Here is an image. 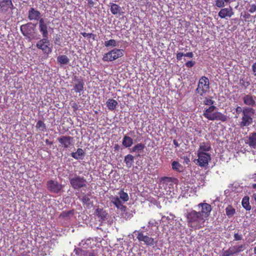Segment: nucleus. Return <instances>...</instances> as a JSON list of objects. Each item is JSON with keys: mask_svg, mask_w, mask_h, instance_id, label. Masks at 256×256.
I'll return each mask as SVG.
<instances>
[{"mask_svg": "<svg viewBox=\"0 0 256 256\" xmlns=\"http://www.w3.org/2000/svg\"><path fill=\"white\" fill-rule=\"evenodd\" d=\"M246 248L245 244H238L230 246L228 250H222L221 256H235L244 251Z\"/></svg>", "mask_w": 256, "mask_h": 256, "instance_id": "obj_6", "label": "nucleus"}, {"mask_svg": "<svg viewBox=\"0 0 256 256\" xmlns=\"http://www.w3.org/2000/svg\"><path fill=\"white\" fill-rule=\"evenodd\" d=\"M72 106L74 110V112H76L78 109V105L76 102H74L72 104Z\"/></svg>", "mask_w": 256, "mask_h": 256, "instance_id": "obj_51", "label": "nucleus"}, {"mask_svg": "<svg viewBox=\"0 0 256 256\" xmlns=\"http://www.w3.org/2000/svg\"><path fill=\"white\" fill-rule=\"evenodd\" d=\"M122 145L126 148H129L133 144V140L130 136H124L122 142Z\"/></svg>", "mask_w": 256, "mask_h": 256, "instance_id": "obj_30", "label": "nucleus"}, {"mask_svg": "<svg viewBox=\"0 0 256 256\" xmlns=\"http://www.w3.org/2000/svg\"><path fill=\"white\" fill-rule=\"evenodd\" d=\"M108 108L110 110H114L118 105V102L112 98H109L106 102Z\"/></svg>", "mask_w": 256, "mask_h": 256, "instance_id": "obj_28", "label": "nucleus"}, {"mask_svg": "<svg viewBox=\"0 0 256 256\" xmlns=\"http://www.w3.org/2000/svg\"><path fill=\"white\" fill-rule=\"evenodd\" d=\"M211 149V145L209 142H202L200 143L197 152H208Z\"/></svg>", "mask_w": 256, "mask_h": 256, "instance_id": "obj_24", "label": "nucleus"}, {"mask_svg": "<svg viewBox=\"0 0 256 256\" xmlns=\"http://www.w3.org/2000/svg\"><path fill=\"white\" fill-rule=\"evenodd\" d=\"M111 202L116 206V207L120 209L122 212H126L127 209L126 206L122 204L120 198L118 196L113 197Z\"/></svg>", "mask_w": 256, "mask_h": 256, "instance_id": "obj_21", "label": "nucleus"}, {"mask_svg": "<svg viewBox=\"0 0 256 256\" xmlns=\"http://www.w3.org/2000/svg\"><path fill=\"white\" fill-rule=\"evenodd\" d=\"M218 108L214 106H210L205 108L203 116L210 120H220L226 122L228 119V116L218 110Z\"/></svg>", "mask_w": 256, "mask_h": 256, "instance_id": "obj_2", "label": "nucleus"}, {"mask_svg": "<svg viewBox=\"0 0 256 256\" xmlns=\"http://www.w3.org/2000/svg\"><path fill=\"white\" fill-rule=\"evenodd\" d=\"M184 216L186 218L187 224L188 227L197 230L204 226L206 220L201 213L192 210L187 212L184 214Z\"/></svg>", "mask_w": 256, "mask_h": 256, "instance_id": "obj_1", "label": "nucleus"}, {"mask_svg": "<svg viewBox=\"0 0 256 256\" xmlns=\"http://www.w3.org/2000/svg\"><path fill=\"white\" fill-rule=\"evenodd\" d=\"M45 142L46 144L48 145H52L53 144V142L52 141L49 140L48 139H46Z\"/></svg>", "mask_w": 256, "mask_h": 256, "instance_id": "obj_56", "label": "nucleus"}, {"mask_svg": "<svg viewBox=\"0 0 256 256\" xmlns=\"http://www.w3.org/2000/svg\"><path fill=\"white\" fill-rule=\"evenodd\" d=\"M124 55V50L122 49L114 48L105 54L102 58L104 62L114 61Z\"/></svg>", "mask_w": 256, "mask_h": 256, "instance_id": "obj_5", "label": "nucleus"}, {"mask_svg": "<svg viewBox=\"0 0 256 256\" xmlns=\"http://www.w3.org/2000/svg\"><path fill=\"white\" fill-rule=\"evenodd\" d=\"M214 102L210 98H206L204 100V104L206 106H214Z\"/></svg>", "mask_w": 256, "mask_h": 256, "instance_id": "obj_43", "label": "nucleus"}, {"mask_svg": "<svg viewBox=\"0 0 256 256\" xmlns=\"http://www.w3.org/2000/svg\"><path fill=\"white\" fill-rule=\"evenodd\" d=\"M70 186L74 190H79L86 186V180L84 176L74 174V177H70Z\"/></svg>", "mask_w": 256, "mask_h": 256, "instance_id": "obj_7", "label": "nucleus"}, {"mask_svg": "<svg viewBox=\"0 0 256 256\" xmlns=\"http://www.w3.org/2000/svg\"><path fill=\"white\" fill-rule=\"evenodd\" d=\"M256 98L255 96L250 94H246L242 98L244 104L252 108L256 106Z\"/></svg>", "mask_w": 256, "mask_h": 256, "instance_id": "obj_17", "label": "nucleus"}, {"mask_svg": "<svg viewBox=\"0 0 256 256\" xmlns=\"http://www.w3.org/2000/svg\"><path fill=\"white\" fill-rule=\"evenodd\" d=\"M36 128H38L42 132L46 131V124L42 120H39L37 122Z\"/></svg>", "mask_w": 256, "mask_h": 256, "instance_id": "obj_38", "label": "nucleus"}, {"mask_svg": "<svg viewBox=\"0 0 256 256\" xmlns=\"http://www.w3.org/2000/svg\"><path fill=\"white\" fill-rule=\"evenodd\" d=\"M14 6L12 0H2L0 1V13L8 15L14 9Z\"/></svg>", "mask_w": 256, "mask_h": 256, "instance_id": "obj_10", "label": "nucleus"}, {"mask_svg": "<svg viewBox=\"0 0 256 256\" xmlns=\"http://www.w3.org/2000/svg\"><path fill=\"white\" fill-rule=\"evenodd\" d=\"M118 195L120 196V198L124 202H128L129 200V196L128 194L124 192V189H121L118 192Z\"/></svg>", "mask_w": 256, "mask_h": 256, "instance_id": "obj_34", "label": "nucleus"}, {"mask_svg": "<svg viewBox=\"0 0 256 256\" xmlns=\"http://www.w3.org/2000/svg\"><path fill=\"white\" fill-rule=\"evenodd\" d=\"M134 131L131 130V131L130 132L129 134L130 135L132 136V134H134Z\"/></svg>", "mask_w": 256, "mask_h": 256, "instance_id": "obj_60", "label": "nucleus"}, {"mask_svg": "<svg viewBox=\"0 0 256 256\" xmlns=\"http://www.w3.org/2000/svg\"><path fill=\"white\" fill-rule=\"evenodd\" d=\"M82 202L86 206H89L92 204L88 195H84L82 198Z\"/></svg>", "mask_w": 256, "mask_h": 256, "instance_id": "obj_39", "label": "nucleus"}, {"mask_svg": "<svg viewBox=\"0 0 256 256\" xmlns=\"http://www.w3.org/2000/svg\"><path fill=\"white\" fill-rule=\"evenodd\" d=\"M60 146L64 148H68L72 145L73 138L70 136H62L58 138Z\"/></svg>", "mask_w": 256, "mask_h": 256, "instance_id": "obj_14", "label": "nucleus"}, {"mask_svg": "<svg viewBox=\"0 0 256 256\" xmlns=\"http://www.w3.org/2000/svg\"><path fill=\"white\" fill-rule=\"evenodd\" d=\"M194 56L193 53L192 52H188L186 54H184V56L188 57L190 58H192Z\"/></svg>", "mask_w": 256, "mask_h": 256, "instance_id": "obj_52", "label": "nucleus"}, {"mask_svg": "<svg viewBox=\"0 0 256 256\" xmlns=\"http://www.w3.org/2000/svg\"><path fill=\"white\" fill-rule=\"evenodd\" d=\"M144 230H136L134 233L137 236L136 238L140 242H144V244L147 246H150L154 247L156 246L158 240H155L154 238L149 236L148 233H146Z\"/></svg>", "mask_w": 256, "mask_h": 256, "instance_id": "obj_4", "label": "nucleus"}, {"mask_svg": "<svg viewBox=\"0 0 256 256\" xmlns=\"http://www.w3.org/2000/svg\"><path fill=\"white\" fill-rule=\"evenodd\" d=\"M62 42V40L60 36L58 34H56L54 40V44L60 46Z\"/></svg>", "mask_w": 256, "mask_h": 256, "instance_id": "obj_42", "label": "nucleus"}, {"mask_svg": "<svg viewBox=\"0 0 256 256\" xmlns=\"http://www.w3.org/2000/svg\"><path fill=\"white\" fill-rule=\"evenodd\" d=\"M173 144L174 145L176 148H178V147L180 146L179 144L178 143V142L176 140H173Z\"/></svg>", "mask_w": 256, "mask_h": 256, "instance_id": "obj_54", "label": "nucleus"}, {"mask_svg": "<svg viewBox=\"0 0 256 256\" xmlns=\"http://www.w3.org/2000/svg\"><path fill=\"white\" fill-rule=\"evenodd\" d=\"M88 4L90 8H92L94 6L95 3L92 0H88Z\"/></svg>", "mask_w": 256, "mask_h": 256, "instance_id": "obj_50", "label": "nucleus"}, {"mask_svg": "<svg viewBox=\"0 0 256 256\" xmlns=\"http://www.w3.org/2000/svg\"><path fill=\"white\" fill-rule=\"evenodd\" d=\"M46 187L50 192L55 194L60 193L63 188L62 184L54 180H48L46 183Z\"/></svg>", "mask_w": 256, "mask_h": 256, "instance_id": "obj_13", "label": "nucleus"}, {"mask_svg": "<svg viewBox=\"0 0 256 256\" xmlns=\"http://www.w3.org/2000/svg\"><path fill=\"white\" fill-rule=\"evenodd\" d=\"M254 212L256 214V209L255 210Z\"/></svg>", "mask_w": 256, "mask_h": 256, "instance_id": "obj_64", "label": "nucleus"}, {"mask_svg": "<svg viewBox=\"0 0 256 256\" xmlns=\"http://www.w3.org/2000/svg\"><path fill=\"white\" fill-rule=\"evenodd\" d=\"M142 228L144 229L145 228V226L142 227Z\"/></svg>", "mask_w": 256, "mask_h": 256, "instance_id": "obj_63", "label": "nucleus"}, {"mask_svg": "<svg viewBox=\"0 0 256 256\" xmlns=\"http://www.w3.org/2000/svg\"><path fill=\"white\" fill-rule=\"evenodd\" d=\"M198 158L194 161L196 164L204 168L208 164L209 162L211 160V156L208 152H197Z\"/></svg>", "mask_w": 256, "mask_h": 256, "instance_id": "obj_8", "label": "nucleus"}, {"mask_svg": "<svg viewBox=\"0 0 256 256\" xmlns=\"http://www.w3.org/2000/svg\"><path fill=\"white\" fill-rule=\"evenodd\" d=\"M254 254L256 255V246L254 247Z\"/></svg>", "mask_w": 256, "mask_h": 256, "instance_id": "obj_61", "label": "nucleus"}, {"mask_svg": "<svg viewBox=\"0 0 256 256\" xmlns=\"http://www.w3.org/2000/svg\"><path fill=\"white\" fill-rule=\"evenodd\" d=\"M250 17V15L248 14V13H246L244 15V18H245V19H249Z\"/></svg>", "mask_w": 256, "mask_h": 256, "instance_id": "obj_55", "label": "nucleus"}, {"mask_svg": "<svg viewBox=\"0 0 256 256\" xmlns=\"http://www.w3.org/2000/svg\"><path fill=\"white\" fill-rule=\"evenodd\" d=\"M94 214L96 218H97L100 222V226H102V224L108 220L109 214L108 212L103 208H98L94 210Z\"/></svg>", "mask_w": 256, "mask_h": 256, "instance_id": "obj_11", "label": "nucleus"}, {"mask_svg": "<svg viewBox=\"0 0 256 256\" xmlns=\"http://www.w3.org/2000/svg\"><path fill=\"white\" fill-rule=\"evenodd\" d=\"M124 162L126 164V166L128 168H130L134 164V156L130 154H128L125 156Z\"/></svg>", "mask_w": 256, "mask_h": 256, "instance_id": "obj_27", "label": "nucleus"}, {"mask_svg": "<svg viewBox=\"0 0 256 256\" xmlns=\"http://www.w3.org/2000/svg\"><path fill=\"white\" fill-rule=\"evenodd\" d=\"M246 143L254 148H256V132L251 133Z\"/></svg>", "mask_w": 256, "mask_h": 256, "instance_id": "obj_23", "label": "nucleus"}, {"mask_svg": "<svg viewBox=\"0 0 256 256\" xmlns=\"http://www.w3.org/2000/svg\"><path fill=\"white\" fill-rule=\"evenodd\" d=\"M242 204L244 208L246 210H250L251 209V206L249 203L248 196H246L242 198Z\"/></svg>", "mask_w": 256, "mask_h": 256, "instance_id": "obj_33", "label": "nucleus"}, {"mask_svg": "<svg viewBox=\"0 0 256 256\" xmlns=\"http://www.w3.org/2000/svg\"><path fill=\"white\" fill-rule=\"evenodd\" d=\"M246 106H244V108H242L240 106H237L236 108V114H239L240 113H242V114H244V110Z\"/></svg>", "mask_w": 256, "mask_h": 256, "instance_id": "obj_45", "label": "nucleus"}, {"mask_svg": "<svg viewBox=\"0 0 256 256\" xmlns=\"http://www.w3.org/2000/svg\"><path fill=\"white\" fill-rule=\"evenodd\" d=\"M252 188L256 190V184H252Z\"/></svg>", "mask_w": 256, "mask_h": 256, "instance_id": "obj_59", "label": "nucleus"}, {"mask_svg": "<svg viewBox=\"0 0 256 256\" xmlns=\"http://www.w3.org/2000/svg\"><path fill=\"white\" fill-rule=\"evenodd\" d=\"M255 114V110L250 107H246L244 110V114L239 122L240 128L247 127L250 126L253 122V117Z\"/></svg>", "mask_w": 256, "mask_h": 256, "instance_id": "obj_3", "label": "nucleus"}, {"mask_svg": "<svg viewBox=\"0 0 256 256\" xmlns=\"http://www.w3.org/2000/svg\"><path fill=\"white\" fill-rule=\"evenodd\" d=\"M70 156L76 160L82 159L84 156V152L82 148H78L76 152H72Z\"/></svg>", "mask_w": 256, "mask_h": 256, "instance_id": "obj_26", "label": "nucleus"}, {"mask_svg": "<svg viewBox=\"0 0 256 256\" xmlns=\"http://www.w3.org/2000/svg\"><path fill=\"white\" fill-rule=\"evenodd\" d=\"M172 170L177 172H180L184 170V167L178 162L174 161L172 164Z\"/></svg>", "mask_w": 256, "mask_h": 256, "instance_id": "obj_31", "label": "nucleus"}, {"mask_svg": "<svg viewBox=\"0 0 256 256\" xmlns=\"http://www.w3.org/2000/svg\"><path fill=\"white\" fill-rule=\"evenodd\" d=\"M252 198L254 199L256 202V193L253 194Z\"/></svg>", "mask_w": 256, "mask_h": 256, "instance_id": "obj_58", "label": "nucleus"}, {"mask_svg": "<svg viewBox=\"0 0 256 256\" xmlns=\"http://www.w3.org/2000/svg\"><path fill=\"white\" fill-rule=\"evenodd\" d=\"M145 148V145L142 143H138L136 144L132 150V152H141Z\"/></svg>", "mask_w": 256, "mask_h": 256, "instance_id": "obj_32", "label": "nucleus"}, {"mask_svg": "<svg viewBox=\"0 0 256 256\" xmlns=\"http://www.w3.org/2000/svg\"><path fill=\"white\" fill-rule=\"evenodd\" d=\"M41 16L42 15L40 12L33 8H31L28 10V18L30 20H40Z\"/></svg>", "mask_w": 256, "mask_h": 256, "instance_id": "obj_20", "label": "nucleus"}, {"mask_svg": "<svg viewBox=\"0 0 256 256\" xmlns=\"http://www.w3.org/2000/svg\"><path fill=\"white\" fill-rule=\"evenodd\" d=\"M57 60L62 64H66L69 62V59L66 55L59 56L57 58Z\"/></svg>", "mask_w": 256, "mask_h": 256, "instance_id": "obj_35", "label": "nucleus"}, {"mask_svg": "<svg viewBox=\"0 0 256 256\" xmlns=\"http://www.w3.org/2000/svg\"><path fill=\"white\" fill-rule=\"evenodd\" d=\"M198 206H200L202 210L200 212H198L201 213V214L206 220L210 214V212L212 211V206L207 203H200L198 204Z\"/></svg>", "mask_w": 256, "mask_h": 256, "instance_id": "obj_16", "label": "nucleus"}, {"mask_svg": "<svg viewBox=\"0 0 256 256\" xmlns=\"http://www.w3.org/2000/svg\"><path fill=\"white\" fill-rule=\"evenodd\" d=\"M231 0H216L215 5L218 8H224L226 4H230Z\"/></svg>", "mask_w": 256, "mask_h": 256, "instance_id": "obj_37", "label": "nucleus"}, {"mask_svg": "<svg viewBox=\"0 0 256 256\" xmlns=\"http://www.w3.org/2000/svg\"><path fill=\"white\" fill-rule=\"evenodd\" d=\"M71 213V212L70 211H68V212H62L61 214H60V216H68L69 214Z\"/></svg>", "mask_w": 256, "mask_h": 256, "instance_id": "obj_53", "label": "nucleus"}, {"mask_svg": "<svg viewBox=\"0 0 256 256\" xmlns=\"http://www.w3.org/2000/svg\"><path fill=\"white\" fill-rule=\"evenodd\" d=\"M234 240L238 241L242 240L243 236L238 232H234Z\"/></svg>", "mask_w": 256, "mask_h": 256, "instance_id": "obj_44", "label": "nucleus"}, {"mask_svg": "<svg viewBox=\"0 0 256 256\" xmlns=\"http://www.w3.org/2000/svg\"><path fill=\"white\" fill-rule=\"evenodd\" d=\"M253 74L256 76V62L253 64L252 66Z\"/></svg>", "mask_w": 256, "mask_h": 256, "instance_id": "obj_49", "label": "nucleus"}, {"mask_svg": "<svg viewBox=\"0 0 256 256\" xmlns=\"http://www.w3.org/2000/svg\"><path fill=\"white\" fill-rule=\"evenodd\" d=\"M110 12L112 14L116 15L120 13L121 8L117 4L114 3H110Z\"/></svg>", "mask_w": 256, "mask_h": 256, "instance_id": "obj_29", "label": "nucleus"}, {"mask_svg": "<svg viewBox=\"0 0 256 256\" xmlns=\"http://www.w3.org/2000/svg\"><path fill=\"white\" fill-rule=\"evenodd\" d=\"M173 182V178L170 177L164 176L160 179V185L161 188H164L165 190L166 189L168 186L170 188V186H172Z\"/></svg>", "mask_w": 256, "mask_h": 256, "instance_id": "obj_19", "label": "nucleus"}, {"mask_svg": "<svg viewBox=\"0 0 256 256\" xmlns=\"http://www.w3.org/2000/svg\"><path fill=\"white\" fill-rule=\"evenodd\" d=\"M104 44L106 47H109L110 46L114 47L116 46V40L114 39H111L109 40L105 41Z\"/></svg>", "mask_w": 256, "mask_h": 256, "instance_id": "obj_40", "label": "nucleus"}, {"mask_svg": "<svg viewBox=\"0 0 256 256\" xmlns=\"http://www.w3.org/2000/svg\"><path fill=\"white\" fill-rule=\"evenodd\" d=\"M88 256H96L94 252H89L88 254Z\"/></svg>", "mask_w": 256, "mask_h": 256, "instance_id": "obj_57", "label": "nucleus"}, {"mask_svg": "<svg viewBox=\"0 0 256 256\" xmlns=\"http://www.w3.org/2000/svg\"><path fill=\"white\" fill-rule=\"evenodd\" d=\"M76 82L74 90L76 92H80L84 90V82L82 79V78H76L74 80Z\"/></svg>", "mask_w": 256, "mask_h": 256, "instance_id": "obj_25", "label": "nucleus"}, {"mask_svg": "<svg viewBox=\"0 0 256 256\" xmlns=\"http://www.w3.org/2000/svg\"><path fill=\"white\" fill-rule=\"evenodd\" d=\"M226 216L230 218L235 214L236 210L231 205H228L226 208Z\"/></svg>", "mask_w": 256, "mask_h": 256, "instance_id": "obj_36", "label": "nucleus"}, {"mask_svg": "<svg viewBox=\"0 0 256 256\" xmlns=\"http://www.w3.org/2000/svg\"><path fill=\"white\" fill-rule=\"evenodd\" d=\"M39 30L43 38L48 37V26L43 18L39 20Z\"/></svg>", "mask_w": 256, "mask_h": 256, "instance_id": "obj_22", "label": "nucleus"}, {"mask_svg": "<svg viewBox=\"0 0 256 256\" xmlns=\"http://www.w3.org/2000/svg\"><path fill=\"white\" fill-rule=\"evenodd\" d=\"M36 47L46 54H50L52 52L51 48L50 47V42L48 38H43L42 39L38 40L36 43Z\"/></svg>", "mask_w": 256, "mask_h": 256, "instance_id": "obj_12", "label": "nucleus"}, {"mask_svg": "<svg viewBox=\"0 0 256 256\" xmlns=\"http://www.w3.org/2000/svg\"><path fill=\"white\" fill-rule=\"evenodd\" d=\"M20 29L22 33L24 36H32L34 32V28L30 22L22 24L20 26Z\"/></svg>", "mask_w": 256, "mask_h": 256, "instance_id": "obj_15", "label": "nucleus"}, {"mask_svg": "<svg viewBox=\"0 0 256 256\" xmlns=\"http://www.w3.org/2000/svg\"><path fill=\"white\" fill-rule=\"evenodd\" d=\"M194 62L192 60H189L185 64V65L187 68H190L192 67L194 65Z\"/></svg>", "mask_w": 256, "mask_h": 256, "instance_id": "obj_47", "label": "nucleus"}, {"mask_svg": "<svg viewBox=\"0 0 256 256\" xmlns=\"http://www.w3.org/2000/svg\"><path fill=\"white\" fill-rule=\"evenodd\" d=\"M250 8L248 9V11L250 13H254L256 11V4H252L250 5Z\"/></svg>", "mask_w": 256, "mask_h": 256, "instance_id": "obj_46", "label": "nucleus"}, {"mask_svg": "<svg viewBox=\"0 0 256 256\" xmlns=\"http://www.w3.org/2000/svg\"><path fill=\"white\" fill-rule=\"evenodd\" d=\"M184 56V54L182 53V52H178L177 54H176V59L178 60H182V57Z\"/></svg>", "mask_w": 256, "mask_h": 256, "instance_id": "obj_48", "label": "nucleus"}, {"mask_svg": "<svg viewBox=\"0 0 256 256\" xmlns=\"http://www.w3.org/2000/svg\"><path fill=\"white\" fill-rule=\"evenodd\" d=\"M210 82L208 78L202 76L199 80L196 92L200 95L203 96L209 90Z\"/></svg>", "mask_w": 256, "mask_h": 256, "instance_id": "obj_9", "label": "nucleus"}, {"mask_svg": "<svg viewBox=\"0 0 256 256\" xmlns=\"http://www.w3.org/2000/svg\"><path fill=\"white\" fill-rule=\"evenodd\" d=\"M222 8L218 13V16L221 18H230L234 15V12L232 7Z\"/></svg>", "mask_w": 256, "mask_h": 256, "instance_id": "obj_18", "label": "nucleus"}, {"mask_svg": "<svg viewBox=\"0 0 256 256\" xmlns=\"http://www.w3.org/2000/svg\"><path fill=\"white\" fill-rule=\"evenodd\" d=\"M116 147H118V145L116 146L114 148H116Z\"/></svg>", "mask_w": 256, "mask_h": 256, "instance_id": "obj_62", "label": "nucleus"}, {"mask_svg": "<svg viewBox=\"0 0 256 256\" xmlns=\"http://www.w3.org/2000/svg\"><path fill=\"white\" fill-rule=\"evenodd\" d=\"M80 34L84 37L88 38H92V40H96V35L92 33H86L85 32H80Z\"/></svg>", "mask_w": 256, "mask_h": 256, "instance_id": "obj_41", "label": "nucleus"}]
</instances>
